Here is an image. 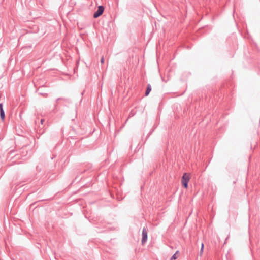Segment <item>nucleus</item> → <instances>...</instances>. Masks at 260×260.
<instances>
[{"mask_svg":"<svg viewBox=\"0 0 260 260\" xmlns=\"http://www.w3.org/2000/svg\"><path fill=\"white\" fill-rule=\"evenodd\" d=\"M61 100L63 102L70 103L71 102L70 99L68 98H58L56 99V102H58L59 101Z\"/></svg>","mask_w":260,"mask_h":260,"instance_id":"20e7f679","label":"nucleus"},{"mask_svg":"<svg viewBox=\"0 0 260 260\" xmlns=\"http://www.w3.org/2000/svg\"><path fill=\"white\" fill-rule=\"evenodd\" d=\"M179 253V250L176 251L175 253L171 257L170 260H174L177 258L178 256L177 255Z\"/></svg>","mask_w":260,"mask_h":260,"instance_id":"0eeeda50","label":"nucleus"},{"mask_svg":"<svg viewBox=\"0 0 260 260\" xmlns=\"http://www.w3.org/2000/svg\"><path fill=\"white\" fill-rule=\"evenodd\" d=\"M204 247V244L203 243H202L200 251V255L201 256L202 255V253L203 252Z\"/></svg>","mask_w":260,"mask_h":260,"instance_id":"6e6552de","label":"nucleus"},{"mask_svg":"<svg viewBox=\"0 0 260 260\" xmlns=\"http://www.w3.org/2000/svg\"><path fill=\"white\" fill-rule=\"evenodd\" d=\"M101 63L102 64H103L104 63V57H102L101 59Z\"/></svg>","mask_w":260,"mask_h":260,"instance_id":"1a4fd4ad","label":"nucleus"},{"mask_svg":"<svg viewBox=\"0 0 260 260\" xmlns=\"http://www.w3.org/2000/svg\"><path fill=\"white\" fill-rule=\"evenodd\" d=\"M190 179V174L188 173H184L181 177V184L183 187L187 189L188 187V182Z\"/></svg>","mask_w":260,"mask_h":260,"instance_id":"f257e3e1","label":"nucleus"},{"mask_svg":"<svg viewBox=\"0 0 260 260\" xmlns=\"http://www.w3.org/2000/svg\"><path fill=\"white\" fill-rule=\"evenodd\" d=\"M0 117L1 119L4 121L5 117V111L4 109H2L1 111H0Z\"/></svg>","mask_w":260,"mask_h":260,"instance_id":"423d86ee","label":"nucleus"},{"mask_svg":"<svg viewBox=\"0 0 260 260\" xmlns=\"http://www.w3.org/2000/svg\"><path fill=\"white\" fill-rule=\"evenodd\" d=\"M151 91V86L148 84L147 86V89L145 92V96H148Z\"/></svg>","mask_w":260,"mask_h":260,"instance_id":"39448f33","label":"nucleus"},{"mask_svg":"<svg viewBox=\"0 0 260 260\" xmlns=\"http://www.w3.org/2000/svg\"><path fill=\"white\" fill-rule=\"evenodd\" d=\"M104 7L103 6H99L98 7L97 11H96L94 14H93V17L94 18H98L100 17L104 12Z\"/></svg>","mask_w":260,"mask_h":260,"instance_id":"f03ea898","label":"nucleus"},{"mask_svg":"<svg viewBox=\"0 0 260 260\" xmlns=\"http://www.w3.org/2000/svg\"><path fill=\"white\" fill-rule=\"evenodd\" d=\"M147 240V231L146 228L144 227L142 230V244H144Z\"/></svg>","mask_w":260,"mask_h":260,"instance_id":"7ed1b4c3","label":"nucleus"},{"mask_svg":"<svg viewBox=\"0 0 260 260\" xmlns=\"http://www.w3.org/2000/svg\"><path fill=\"white\" fill-rule=\"evenodd\" d=\"M44 121H45L44 119H42L40 120L41 124V125H42V126H43V123L44 122Z\"/></svg>","mask_w":260,"mask_h":260,"instance_id":"9d476101","label":"nucleus"},{"mask_svg":"<svg viewBox=\"0 0 260 260\" xmlns=\"http://www.w3.org/2000/svg\"><path fill=\"white\" fill-rule=\"evenodd\" d=\"M3 104L0 103V111H1L2 109H3Z\"/></svg>","mask_w":260,"mask_h":260,"instance_id":"9b49d317","label":"nucleus"},{"mask_svg":"<svg viewBox=\"0 0 260 260\" xmlns=\"http://www.w3.org/2000/svg\"><path fill=\"white\" fill-rule=\"evenodd\" d=\"M179 46H180V48L181 47H183V44H182V42H181L180 41V45H179Z\"/></svg>","mask_w":260,"mask_h":260,"instance_id":"f8f14e48","label":"nucleus"}]
</instances>
